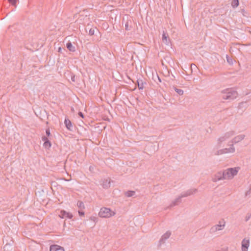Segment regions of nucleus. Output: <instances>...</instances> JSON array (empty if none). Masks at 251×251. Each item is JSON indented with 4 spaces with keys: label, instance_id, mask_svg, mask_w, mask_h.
<instances>
[{
    "label": "nucleus",
    "instance_id": "1",
    "mask_svg": "<svg viewBox=\"0 0 251 251\" xmlns=\"http://www.w3.org/2000/svg\"><path fill=\"white\" fill-rule=\"evenodd\" d=\"M197 192L198 190L196 188L190 189L186 191L183 192L180 196L172 202L170 206H174L178 204L181 201V198L193 195Z\"/></svg>",
    "mask_w": 251,
    "mask_h": 251
},
{
    "label": "nucleus",
    "instance_id": "2",
    "mask_svg": "<svg viewBox=\"0 0 251 251\" xmlns=\"http://www.w3.org/2000/svg\"><path fill=\"white\" fill-rule=\"evenodd\" d=\"M222 98L225 100H232L237 97V91L233 88H228L222 91Z\"/></svg>",
    "mask_w": 251,
    "mask_h": 251
},
{
    "label": "nucleus",
    "instance_id": "3",
    "mask_svg": "<svg viewBox=\"0 0 251 251\" xmlns=\"http://www.w3.org/2000/svg\"><path fill=\"white\" fill-rule=\"evenodd\" d=\"M240 168L239 167H236L234 168H229L225 170V178L226 179L231 180L235 176H236L238 172L239 171Z\"/></svg>",
    "mask_w": 251,
    "mask_h": 251
},
{
    "label": "nucleus",
    "instance_id": "4",
    "mask_svg": "<svg viewBox=\"0 0 251 251\" xmlns=\"http://www.w3.org/2000/svg\"><path fill=\"white\" fill-rule=\"evenodd\" d=\"M115 212L109 208L102 207L99 212V216L101 218H108L115 215Z\"/></svg>",
    "mask_w": 251,
    "mask_h": 251
},
{
    "label": "nucleus",
    "instance_id": "5",
    "mask_svg": "<svg viewBox=\"0 0 251 251\" xmlns=\"http://www.w3.org/2000/svg\"><path fill=\"white\" fill-rule=\"evenodd\" d=\"M235 134V132L233 130L229 131L226 133H225L223 135L220 137L217 141V146L220 147L222 144L232 137Z\"/></svg>",
    "mask_w": 251,
    "mask_h": 251
},
{
    "label": "nucleus",
    "instance_id": "6",
    "mask_svg": "<svg viewBox=\"0 0 251 251\" xmlns=\"http://www.w3.org/2000/svg\"><path fill=\"white\" fill-rule=\"evenodd\" d=\"M226 226V222L224 220L219 221L218 223L213 226L210 231L211 232H216L223 230Z\"/></svg>",
    "mask_w": 251,
    "mask_h": 251
},
{
    "label": "nucleus",
    "instance_id": "7",
    "mask_svg": "<svg viewBox=\"0 0 251 251\" xmlns=\"http://www.w3.org/2000/svg\"><path fill=\"white\" fill-rule=\"evenodd\" d=\"M226 179L225 178L224 171H219L216 173L212 177V180L213 182H217L220 180Z\"/></svg>",
    "mask_w": 251,
    "mask_h": 251
},
{
    "label": "nucleus",
    "instance_id": "8",
    "mask_svg": "<svg viewBox=\"0 0 251 251\" xmlns=\"http://www.w3.org/2000/svg\"><path fill=\"white\" fill-rule=\"evenodd\" d=\"M250 240L249 238H244L241 242V250L242 251H248L250 247Z\"/></svg>",
    "mask_w": 251,
    "mask_h": 251
},
{
    "label": "nucleus",
    "instance_id": "9",
    "mask_svg": "<svg viewBox=\"0 0 251 251\" xmlns=\"http://www.w3.org/2000/svg\"><path fill=\"white\" fill-rule=\"evenodd\" d=\"M59 216L62 219L68 218L71 219L73 217V215L69 212H66L65 210H61L59 214Z\"/></svg>",
    "mask_w": 251,
    "mask_h": 251
},
{
    "label": "nucleus",
    "instance_id": "10",
    "mask_svg": "<svg viewBox=\"0 0 251 251\" xmlns=\"http://www.w3.org/2000/svg\"><path fill=\"white\" fill-rule=\"evenodd\" d=\"M245 137V135L244 134H240L238 135L235 137H234L232 140H231V143L232 144H236L238 143L241 141H242Z\"/></svg>",
    "mask_w": 251,
    "mask_h": 251
},
{
    "label": "nucleus",
    "instance_id": "11",
    "mask_svg": "<svg viewBox=\"0 0 251 251\" xmlns=\"http://www.w3.org/2000/svg\"><path fill=\"white\" fill-rule=\"evenodd\" d=\"M171 232L170 231L166 232L161 237L159 243L160 244H164L165 241L167 240L171 236Z\"/></svg>",
    "mask_w": 251,
    "mask_h": 251
},
{
    "label": "nucleus",
    "instance_id": "12",
    "mask_svg": "<svg viewBox=\"0 0 251 251\" xmlns=\"http://www.w3.org/2000/svg\"><path fill=\"white\" fill-rule=\"evenodd\" d=\"M100 185L104 189L108 188L110 186V181L109 178L102 179Z\"/></svg>",
    "mask_w": 251,
    "mask_h": 251
},
{
    "label": "nucleus",
    "instance_id": "13",
    "mask_svg": "<svg viewBox=\"0 0 251 251\" xmlns=\"http://www.w3.org/2000/svg\"><path fill=\"white\" fill-rule=\"evenodd\" d=\"M50 251H65L64 249L57 245H52L50 246Z\"/></svg>",
    "mask_w": 251,
    "mask_h": 251
},
{
    "label": "nucleus",
    "instance_id": "14",
    "mask_svg": "<svg viewBox=\"0 0 251 251\" xmlns=\"http://www.w3.org/2000/svg\"><path fill=\"white\" fill-rule=\"evenodd\" d=\"M224 150H225V154L233 153L235 152V148L234 147L233 144L232 143L230 145V147L229 148H225Z\"/></svg>",
    "mask_w": 251,
    "mask_h": 251
},
{
    "label": "nucleus",
    "instance_id": "15",
    "mask_svg": "<svg viewBox=\"0 0 251 251\" xmlns=\"http://www.w3.org/2000/svg\"><path fill=\"white\" fill-rule=\"evenodd\" d=\"M162 41L164 44L167 45H169L170 43V39L168 34L164 31H163L162 34Z\"/></svg>",
    "mask_w": 251,
    "mask_h": 251
},
{
    "label": "nucleus",
    "instance_id": "16",
    "mask_svg": "<svg viewBox=\"0 0 251 251\" xmlns=\"http://www.w3.org/2000/svg\"><path fill=\"white\" fill-rule=\"evenodd\" d=\"M64 124L65 125L67 128L70 130H72V124L71 122L68 119H65L64 121Z\"/></svg>",
    "mask_w": 251,
    "mask_h": 251
},
{
    "label": "nucleus",
    "instance_id": "17",
    "mask_svg": "<svg viewBox=\"0 0 251 251\" xmlns=\"http://www.w3.org/2000/svg\"><path fill=\"white\" fill-rule=\"evenodd\" d=\"M66 47L71 51L74 52L75 50V47L70 42H68L66 44Z\"/></svg>",
    "mask_w": 251,
    "mask_h": 251
},
{
    "label": "nucleus",
    "instance_id": "18",
    "mask_svg": "<svg viewBox=\"0 0 251 251\" xmlns=\"http://www.w3.org/2000/svg\"><path fill=\"white\" fill-rule=\"evenodd\" d=\"M77 206L79 208V210H83L85 208V205L83 202L81 201H77Z\"/></svg>",
    "mask_w": 251,
    "mask_h": 251
},
{
    "label": "nucleus",
    "instance_id": "19",
    "mask_svg": "<svg viewBox=\"0 0 251 251\" xmlns=\"http://www.w3.org/2000/svg\"><path fill=\"white\" fill-rule=\"evenodd\" d=\"M223 154H225L224 149L218 150L214 153V154L216 155H219Z\"/></svg>",
    "mask_w": 251,
    "mask_h": 251
},
{
    "label": "nucleus",
    "instance_id": "20",
    "mask_svg": "<svg viewBox=\"0 0 251 251\" xmlns=\"http://www.w3.org/2000/svg\"><path fill=\"white\" fill-rule=\"evenodd\" d=\"M135 191H128L126 192V195L127 197H130L134 196L135 195Z\"/></svg>",
    "mask_w": 251,
    "mask_h": 251
},
{
    "label": "nucleus",
    "instance_id": "21",
    "mask_svg": "<svg viewBox=\"0 0 251 251\" xmlns=\"http://www.w3.org/2000/svg\"><path fill=\"white\" fill-rule=\"evenodd\" d=\"M138 87L139 89H143L144 88V83L142 80H138Z\"/></svg>",
    "mask_w": 251,
    "mask_h": 251
},
{
    "label": "nucleus",
    "instance_id": "22",
    "mask_svg": "<svg viewBox=\"0 0 251 251\" xmlns=\"http://www.w3.org/2000/svg\"><path fill=\"white\" fill-rule=\"evenodd\" d=\"M239 4L238 0H232L231 2V5L233 7H236Z\"/></svg>",
    "mask_w": 251,
    "mask_h": 251
},
{
    "label": "nucleus",
    "instance_id": "23",
    "mask_svg": "<svg viewBox=\"0 0 251 251\" xmlns=\"http://www.w3.org/2000/svg\"><path fill=\"white\" fill-rule=\"evenodd\" d=\"M44 146L46 148H50L51 147V143L49 140H46L44 143Z\"/></svg>",
    "mask_w": 251,
    "mask_h": 251
},
{
    "label": "nucleus",
    "instance_id": "24",
    "mask_svg": "<svg viewBox=\"0 0 251 251\" xmlns=\"http://www.w3.org/2000/svg\"><path fill=\"white\" fill-rule=\"evenodd\" d=\"M247 103L246 102H242L239 103V104L238 105V107H239V108H241L243 107H247Z\"/></svg>",
    "mask_w": 251,
    "mask_h": 251
},
{
    "label": "nucleus",
    "instance_id": "25",
    "mask_svg": "<svg viewBox=\"0 0 251 251\" xmlns=\"http://www.w3.org/2000/svg\"><path fill=\"white\" fill-rule=\"evenodd\" d=\"M175 90L179 95H182L183 94V91L181 89H179L175 88Z\"/></svg>",
    "mask_w": 251,
    "mask_h": 251
},
{
    "label": "nucleus",
    "instance_id": "26",
    "mask_svg": "<svg viewBox=\"0 0 251 251\" xmlns=\"http://www.w3.org/2000/svg\"><path fill=\"white\" fill-rule=\"evenodd\" d=\"M226 59H227V61L229 63V64H232L233 63V60L232 59V58H230L227 55H226Z\"/></svg>",
    "mask_w": 251,
    "mask_h": 251
},
{
    "label": "nucleus",
    "instance_id": "27",
    "mask_svg": "<svg viewBox=\"0 0 251 251\" xmlns=\"http://www.w3.org/2000/svg\"><path fill=\"white\" fill-rule=\"evenodd\" d=\"M9 2L11 3L12 5H16L17 0H8Z\"/></svg>",
    "mask_w": 251,
    "mask_h": 251
},
{
    "label": "nucleus",
    "instance_id": "28",
    "mask_svg": "<svg viewBox=\"0 0 251 251\" xmlns=\"http://www.w3.org/2000/svg\"><path fill=\"white\" fill-rule=\"evenodd\" d=\"M251 212L250 214H248L246 217H245V220L246 221H248L250 220V219L251 218Z\"/></svg>",
    "mask_w": 251,
    "mask_h": 251
},
{
    "label": "nucleus",
    "instance_id": "29",
    "mask_svg": "<svg viewBox=\"0 0 251 251\" xmlns=\"http://www.w3.org/2000/svg\"><path fill=\"white\" fill-rule=\"evenodd\" d=\"M90 220H91L94 222H96L97 221V218L95 216H91L90 218Z\"/></svg>",
    "mask_w": 251,
    "mask_h": 251
},
{
    "label": "nucleus",
    "instance_id": "30",
    "mask_svg": "<svg viewBox=\"0 0 251 251\" xmlns=\"http://www.w3.org/2000/svg\"><path fill=\"white\" fill-rule=\"evenodd\" d=\"M78 212L80 216H84V212L82 210H78Z\"/></svg>",
    "mask_w": 251,
    "mask_h": 251
},
{
    "label": "nucleus",
    "instance_id": "31",
    "mask_svg": "<svg viewBox=\"0 0 251 251\" xmlns=\"http://www.w3.org/2000/svg\"><path fill=\"white\" fill-rule=\"evenodd\" d=\"M42 140L45 142L46 140L48 141V139L46 137L44 136L42 137Z\"/></svg>",
    "mask_w": 251,
    "mask_h": 251
},
{
    "label": "nucleus",
    "instance_id": "32",
    "mask_svg": "<svg viewBox=\"0 0 251 251\" xmlns=\"http://www.w3.org/2000/svg\"><path fill=\"white\" fill-rule=\"evenodd\" d=\"M46 134L48 136H49L50 135V130L49 129H47L46 130Z\"/></svg>",
    "mask_w": 251,
    "mask_h": 251
},
{
    "label": "nucleus",
    "instance_id": "33",
    "mask_svg": "<svg viewBox=\"0 0 251 251\" xmlns=\"http://www.w3.org/2000/svg\"><path fill=\"white\" fill-rule=\"evenodd\" d=\"M78 115H79L80 117H81L82 118H83V117H84L83 113H82V112H79L78 113Z\"/></svg>",
    "mask_w": 251,
    "mask_h": 251
},
{
    "label": "nucleus",
    "instance_id": "34",
    "mask_svg": "<svg viewBox=\"0 0 251 251\" xmlns=\"http://www.w3.org/2000/svg\"><path fill=\"white\" fill-rule=\"evenodd\" d=\"M89 32H90V33L91 34H94V31H92V30H90Z\"/></svg>",
    "mask_w": 251,
    "mask_h": 251
},
{
    "label": "nucleus",
    "instance_id": "35",
    "mask_svg": "<svg viewBox=\"0 0 251 251\" xmlns=\"http://www.w3.org/2000/svg\"><path fill=\"white\" fill-rule=\"evenodd\" d=\"M62 50V49L61 48H58V52H61Z\"/></svg>",
    "mask_w": 251,
    "mask_h": 251
},
{
    "label": "nucleus",
    "instance_id": "36",
    "mask_svg": "<svg viewBox=\"0 0 251 251\" xmlns=\"http://www.w3.org/2000/svg\"><path fill=\"white\" fill-rule=\"evenodd\" d=\"M126 29H128V25L126 24Z\"/></svg>",
    "mask_w": 251,
    "mask_h": 251
},
{
    "label": "nucleus",
    "instance_id": "37",
    "mask_svg": "<svg viewBox=\"0 0 251 251\" xmlns=\"http://www.w3.org/2000/svg\"><path fill=\"white\" fill-rule=\"evenodd\" d=\"M8 245H6L4 247V248L5 249V248H6Z\"/></svg>",
    "mask_w": 251,
    "mask_h": 251
}]
</instances>
